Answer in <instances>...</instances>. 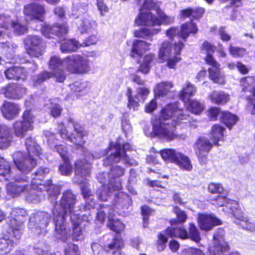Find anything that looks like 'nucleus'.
I'll use <instances>...</instances> for the list:
<instances>
[{
  "mask_svg": "<svg viewBox=\"0 0 255 255\" xmlns=\"http://www.w3.org/2000/svg\"><path fill=\"white\" fill-rule=\"evenodd\" d=\"M189 117L184 114L177 103H170L163 107L158 117L152 120V131L145 133L151 137L159 138L170 141L177 137L175 127L180 124H188Z\"/></svg>",
  "mask_w": 255,
  "mask_h": 255,
  "instance_id": "1",
  "label": "nucleus"
},
{
  "mask_svg": "<svg viewBox=\"0 0 255 255\" xmlns=\"http://www.w3.org/2000/svg\"><path fill=\"white\" fill-rule=\"evenodd\" d=\"M76 202L75 196L70 190H67L63 193V195L59 204H56L52 211L53 222L55 224V236L58 239L64 241L69 235V230L66 227L65 217L67 214L71 216L74 214L72 213L74 206Z\"/></svg>",
  "mask_w": 255,
  "mask_h": 255,
  "instance_id": "2",
  "label": "nucleus"
},
{
  "mask_svg": "<svg viewBox=\"0 0 255 255\" xmlns=\"http://www.w3.org/2000/svg\"><path fill=\"white\" fill-rule=\"evenodd\" d=\"M174 20L173 16L166 15L152 0H144L140 13L135 19V23L139 26H152L161 23H170Z\"/></svg>",
  "mask_w": 255,
  "mask_h": 255,
  "instance_id": "3",
  "label": "nucleus"
},
{
  "mask_svg": "<svg viewBox=\"0 0 255 255\" xmlns=\"http://www.w3.org/2000/svg\"><path fill=\"white\" fill-rule=\"evenodd\" d=\"M25 144L29 157H24L22 152H17L14 154L13 160L17 169L21 172L27 174L35 166L34 157L39 155L41 148L31 137L26 138Z\"/></svg>",
  "mask_w": 255,
  "mask_h": 255,
  "instance_id": "4",
  "label": "nucleus"
},
{
  "mask_svg": "<svg viewBox=\"0 0 255 255\" xmlns=\"http://www.w3.org/2000/svg\"><path fill=\"white\" fill-rule=\"evenodd\" d=\"M130 148V145L128 143L122 146L119 143L114 144L111 142L108 149L101 151L100 153L95 152L92 154V157L96 159L100 158L111 152L110 155L104 161L105 165H108L111 162L117 163L120 161H123L125 164L136 165V162L130 159L125 152Z\"/></svg>",
  "mask_w": 255,
  "mask_h": 255,
  "instance_id": "5",
  "label": "nucleus"
},
{
  "mask_svg": "<svg viewBox=\"0 0 255 255\" xmlns=\"http://www.w3.org/2000/svg\"><path fill=\"white\" fill-rule=\"evenodd\" d=\"M183 46L184 44L180 41L175 43L173 47L172 45L167 41L162 42L158 52L159 62L166 61L167 65L169 68L174 69L176 63L181 60L179 55Z\"/></svg>",
  "mask_w": 255,
  "mask_h": 255,
  "instance_id": "6",
  "label": "nucleus"
},
{
  "mask_svg": "<svg viewBox=\"0 0 255 255\" xmlns=\"http://www.w3.org/2000/svg\"><path fill=\"white\" fill-rule=\"evenodd\" d=\"M50 221V218L47 213L38 212L30 217L28 227L34 235H45L47 233L46 228Z\"/></svg>",
  "mask_w": 255,
  "mask_h": 255,
  "instance_id": "7",
  "label": "nucleus"
},
{
  "mask_svg": "<svg viewBox=\"0 0 255 255\" xmlns=\"http://www.w3.org/2000/svg\"><path fill=\"white\" fill-rule=\"evenodd\" d=\"M75 177L74 181L81 184V190L85 198L91 196V191L89 190L88 185L83 183L85 177L88 176L90 172V165L85 159L78 160L75 163Z\"/></svg>",
  "mask_w": 255,
  "mask_h": 255,
  "instance_id": "8",
  "label": "nucleus"
},
{
  "mask_svg": "<svg viewBox=\"0 0 255 255\" xmlns=\"http://www.w3.org/2000/svg\"><path fill=\"white\" fill-rule=\"evenodd\" d=\"M171 237H178L182 239L189 238L196 243L200 242L201 238L200 233L193 223H189L188 232L184 228L180 226L178 228H167L166 231Z\"/></svg>",
  "mask_w": 255,
  "mask_h": 255,
  "instance_id": "9",
  "label": "nucleus"
},
{
  "mask_svg": "<svg viewBox=\"0 0 255 255\" xmlns=\"http://www.w3.org/2000/svg\"><path fill=\"white\" fill-rule=\"evenodd\" d=\"M69 123H71L74 128V131L77 136H72L70 135L67 129L65 128L63 124L59 126L60 134L62 138L68 140L74 143L77 148L81 147L83 148V145L85 143L84 137L87 134V132L84 131L83 128L79 126L77 123H75L73 119H69Z\"/></svg>",
  "mask_w": 255,
  "mask_h": 255,
  "instance_id": "10",
  "label": "nucleus"
},
{
  "mask_svg": "<svg viewBox=\"0 0 255 255\" xmlns=\"http://www.w3.org/2000/svg\"><path fill=\"white\" fill-rule=\"evenodd\" d=\"M68 71L72 73L85 74L89 71L90 67L87 58L75 54L68 56Z\"/></svg>",
  "mask_w": 255,
  "mask_h": 255,
  "instance_id": "11",
  "label": "nucleus"
},
{
  "mask_svg": "<svg viewBox=\"0 0 255 255\" xmlns=\"http://www.w3.org/2000/svg\"><path fill=\"white\" fill-rule=\"evenodd\" d=\"M34 117L30 111L26 110L23 114L22 121H16L13 124L14 134L22 138L28 130H32Z\"/></svg>",
  "mask_w": 255,
  "mask_h": 255,
  "instance_id": "12",
  "label": "nucleus"
},
{
  "mask_svg": "<svg viewBox=\"0 0 255 255\" xmlns=\"http://www.w3.org/2000/svg\"><path fill=\"white\" fill-rule=\"evenodd\" d=\"M68 56L64 59L60 57L53 56L50 58L49 61V68L52 70V75L55 77L58 82H62L66 77L64 70L68 71Z\"/></svg>",
  "mask_w": 255,
  "mask_h": 255,
  "instance_id": "13",
  "label": "nucleus"
},
{
  "mask_svg": "<svg viewBox=\"0 0 255 255\" xmlns=\"http://www.w3.org/2000/svg\"><path fill=\"white\" fill-rule=\"evenodd\" d=\"M26 214L23 209H16L11 213V217L9 219V225L14 237L19 239L23 230V220L21 219Z\"/></svg>",
  "mask_w": 255,
  "mask_h": 255,
  "instance_id": "14",
  "label": "nucleus"
},
{
  "mask_svg": "<svg viewBox=\"0 0 255 255\" xmlns=\"http://www.w3.org/2000/svg\"><path fill=\"white\" fill-rule=\"evenodd\" d=\"M49 170L47 168H40L35 173L34 177L33 178L31 182L30 188L33 190H36L37 189L39 190H48L50 192L52 189L54 190L53 194L50 192V196H56L58 195L59 189L58 187L50 186L49 189H47L45 184H42V180L45 175L48 174Z\"/></svg>",
  "mask_w": 255,
  "mask_h": 255,
  "instance_id": "15",
  "label": "nucleus"
},
{
  "mask_svg": "<svg viewBox=\"0 0 255 255\" xmlns=\"http://www.w3.org/2000/svg\"><path fill=\"white\" fill-rule=\"evenodd\" d=\"M224 232L222 229H218L213 236L212 244L209 247L210 253L219 255L229 250V246L224 239Z\"/></svg>",
  "mask_w": 255,
  "mask_h": 255,
  "instance_id": "16",
  "label": "nucleus"
},
{
  "mask_svg": "<svg viewBox=\"0 0 255 255\" xmlns=\"http://www.w3.org/2000/svg\"><path fill=\"white\" fill-rule=\"evenodd\" d=\"M26 93V89L20 85L15 83L8 84L2 87L0 89V94L10 99H19Z\"/></svg>",
  "mask_w": 255,
  "mask_h": 255,
  "instance_id": "17",
  "label": "nucleus"
},
{
  "mask_svg": "<svg viewBox=\"0 0 255 255\" xmlns=\"http://www.w3.org/2000/svg\"><path fill=\"white\" fill-rule=\"evenodd\" d=\"M24 44L27 53L29 55L38 57L41 55L43 45L39 36H28L24 40Z\"/></svg>",
  "mask_w": 255,
  "mask_h": 255,
  "instance_id": "18",
  "label": "nucleus"
},
{
  "mask_svg": "<svg viewBox=\"0 0 255 255\" xmlns=\"http://www.w3.org/2000/svg\"><path fill=\"white\" fill-rule=\"evenodd\" d=\"M197 222L200 229L209 231L215 226L221 225L220 220L212 214H199L197 216Z\"/></svg>",
  "mask_w": 255,
  "mask_h": 255,
  "instance_id": "19",
  "label": "nucleus"
},
{
  "mask_svg": "<svg viewBox=\"0 0 255 255\" xmlns=\"http://www.w3.org/2000/svg\"><path fill=\"white\" fill-rule=\"evenodd\" d=\"M13 28L14 32L19 34L25 33L27 30L25 25L20 24L17 21L11 20L9 17H0V36L3 35V32L9 28Z\"/></svg>",
  "mask_w": 255,
  "mask_h": 255,
  "instance_id": "20",
  "label": "nucleus"
},
{
  "mask_svg": "<svg viewBox=\"0 0 255 255\" xmlns=\"http://www.w3.org/2000/svg\"><path fill=\"white\" fill-rule=\"evenodd\" d=\"M206 61L211 66L208 69L209 76L214 82L224 84L225 83V76L221 73L219 68V64L214 59L213 57L209 56Z\"/></svg>",
  "mask_w": 255,
  "mask_h": 255,
  "instance_id": "21",
  "label": "nucleus"
},
{
  "mask_svg": "<svg viewBox=\"0 0 255 255\" xmlns=\"http://www.w3.org/2000/svg\"><path fill=\"white\" fill-rule=\"evenodd\" d=\"M68 28L66 23L50 26L44 24L41 28L42 34L47 38H53L54 36L64 37L68 32Z\"/></svg>",
  "mask_w": 255,
  "mask_h": 255,
  "instance_id": "22",
  "label": "nucleus"
},
{
  "mask_svg": "<svg viewBox=\"0 0 255 255\" xmlns=\"http://www.w3.org/2000/svg\"><path fill=\"white\" fill-rule=\"evenodd\" d=\"M54 148L59 153L64 162L59 167L61 174L64 175H69L71 173L72 168L69 160L66 148L62 145H55Z\"/></svg>",
  "mask_w": 255,
  "mask_h": 255,
  "instance_id": "23",
  "label": "nucleus"
},
{
  "mask_svg": "<svg viewBox=\"0 0 255 255\" xmlns=\"http://www.w3.org/2000/svg\"><path fill=\"white\" fill-rule=\"evenodd\" d=\"M44 13V7L36 3L28 4L24 8V13L27 20L33 19L42 20Z\"/></svg>",
  "mask_w": 255,
  "mask_h": 255,
  "instance_id": "24",
  "label": "nucleus"
},
{
  "mask_svg": "<svg viewBox=\"0 0 255 255\" xmlns=\"http://www.w3.org/2000/svg\"><path fill=\"white\" fill-rule=\"evenodd\" d=\"M0 111L5 119L11 120L18 115L20 108L18 104L5 101L0 108Z\"/></svg>",
  "mask_w": 255,
  "mask_h": 255,
  "instance_id": "25",
  "label": "nucleus"
},
{
  "mask_svg": "<svg viewBox=\"0 0 255 255\" xmlns=\"http://www.w3.org/2000/svg\"><path fill=\"white\" fill-rule=\"evenodd\" d=\"M211 203L217 207H227L231 210L233 216L234 213L237 212L240 209L239 204L236 201L229 200L225 196H218L216 198L211 199Z\"/></svg>",
  "mask_w": 255,
  "mask_h": 255,
  "instance_id": "26",
  "label": "nucleus"
},
{
  "mask_svg": "<svg viewBox=\"0 0 255 255\" xmlns=\"http://www.w3.org/2000/svg\"><path fill=\"white\" fill-rule=\"evenodd\" d=\"M213 142H211L207 137H199L194 145L196 153L199 158L206 155L211 150L213 146Z\"/></svg>",
  "mask_w": 255,
  "mask_h": 255,
  "instance_id": "27",
  "label": "nucleus"
},
{
  "mask_svg": "<svg viewBox=\"0 0 255 255\" xmlns=\"http://www.w3.org/2000/svg\"><path fill=\"white\" fill-rule=\"evenodd\" d=\"M97 27V22L91 16L86 15L81 20L78 29L81 33L83 34L95 31Z\"/></svg>",
  "mask_w": 255,
  "mask_h": 255,
  "instance_id": "28",
  "label": "nucleus"
},
{
  "mask_svg": "<svg viewBox=\"0 0 255 255\" xmlns=\"http://www.w3.org/2000/svg\"><path fill=\"white\" fill-rule=\"evenodd\" d=\"M234 216L236 218L235 222L237 224L240 225L247 230L255 231V223L245 216L240 209L234 213Z\"/></svg>",
  "mask_w": 255,
  "mask_h": 255,
  "instance_id": "29",
  "label": "nucleus"
},
{
  "mask_svg": "<svg viewBox=\"0 0 255 255\" xmlns=\"http://www.w3.org/2000/svg\"><path fill=\"white\" fill-rule=\"evenodd\" d=\"M150 45V43L145 41L134 40L132 42L130 56L133 58L141 56L143 53L149 50Z\"/></svg>",
  "mask_w": 255,
  "mask_h": 255,
  "instance_id": "30",
  "label": "nucleus"
},
{
  "mask_svg": "<svg viewBox=\"0 0 255 255\" xmlns=\"http://www.w3.org/2000/svg\"><path fill=\"white\" fill-rule=\"evenodd\" d=\"M240 85L242 87V91L249 93L248 97L254 96L255 97V77H247L242 78Z\"/></svg>",
  "mask_w": 255,
  "mask_h": 255,
  "instance_id": "31",
  "label": "nucleus"
},
{
  "mask_svg": "<svg viewBox=\"0 0 255 255\" xmlns=\"http://www.w3.org/2000/svg\"><path fill=\"white\" fill-rule=\"evenodd\" d=\"M7 193L12 197H17L22 193L28 192L30 190L27 185L20 183H9L7 186Z\"/></svg>",
  "mask_w": 255,
  "mask_h": 255,
  "instance_id": "32",
  "label": "nucleus"
},
{
  "mask_svg": "<svg viewBox=\"0 0 255 255\" xmlns=\"http://www.w3.org/2000/svg\"><path fill=\"white\" fill-rule=\"evenodd\" d=\"M208 99L213 103L224 105L230 100V95L222 91H214L208 95Z\"/></svg>",
  "mask_w": 255,
  "mask_h": 255,
  "instance_id": "33",
  "label": "nucleus"
},
{
  "mask_svg": "<svg viewBox=\"0 0 255 255\" xmlns=\"http://www.w3.org/2000/svg\"><path fill=\"white\" fill-rule=\"evenodd\" d=\"M70 87L73 93L79 98L87 95L89 91V84L87 82L76 81L70 84Z\"/></svg>",
  "mask_w": 255,
  "mask_h": 255,
  "instance_id": "34",
  "label": "nucleus"
},
{
  "mask_svg": "<svg viewBox=\"0 0 255 255\" xmlns=\"http://www.w3.org/2000/svg\"><path fill=\"white\" fill-rule=\"evenodd\" d=\"M81 216L74 214L71 216V220L74 226L73 238L76 241H80L83 239V233L80 227L82 220Z\"/></svg>",
  "mask_w": 255,
  "mask_h": 255,
  "instance_id": "35",
  "label": "nucleus"
},
{
  "mask_svg": "<svg viewBox=\"0 0 255 255\" xmlns=\"http://www.w3.org/2000/svg\"><path fill=\"white\" fill-rule=\"evenodd\" d=\"M5 75L8 79L23 80L26 78V72L21 67H12L5 71Z\"/></svg>",
  "mask_w": 255,
  "mask_h": 255,
  "instance_id": "36",
  "label": "nucleus"
},
{
  "mask_svg": "<svg viewBox=\"0 0 255 255\" xmlns=\"http://www.w3.org/2000/svg\"><path fill=\"white\" fill-rule=\"evenodd\" d=\"M14 242L8 235L0 236V255L8 254L12 250Z\"/></svg>",
  "mask_w": 255,
  "mask_h": 255,
  "instance_id": "37",
  "label": "nucleus"
},
{
  "mask_svg": "<svg viewBox=\"0 0 255 255\" xmlns=\"http://www.w3.org/2000/svg\"><path fill=\"white\" fill-rule=\"evenodd\" d=\"M80 47H82L81 44L74 39H64L61 41L60 48L62 52L74 51Z\"/></svg>",
  "mask_w": 255,
  "mask_h": 255,
  "instance_id": "38",
  "label": "nucleus"
},
{
  "mask_svg": "<svg viewBox=\"0 0 255 255\" xmlns=\"http://www.w3.org/2000/svg\"><path fill=\"white\" fill-rule=\"evenodd\" d=\"M123 246V242L121 239L115 238L110 244L104 247V250L113 255H121L120 249Z\"/></svg>",
  "mask_w": 255,
  "mask_h": 255,
  "instance_id": "39",
  "label": "nucleus"
},
{
  "mask_svg": "<svg viewBox=\"0 0 255 255\" xmlns=\"http://www.w3.org/2000/svg\"><path fill=\"white\" fill-rule=\"evenodd\" d=\"M10 140L9 128L5 125H0V148H3L8 146Z\"/></svg>",
  "mask_w": 255,
  "mask_h": 255,
  "instance_id": "40",
  "label": "nucleus"
},
{
  "mask_svg": "<svg viewBox=\"0 0 255 255\" xmlns=\"http://www.w3.org/2000/svg\"><path fill=\"white\" fill-rule=\"evenodd\" d=\"M224 129L219 125H215L212 127L210 132V138L214 144L218 145V142L222 140Z\"/></svg>",
  "mask_w": 255,
  "mask_h": 255,
  "instance_id": "41",
  "label": "nucleus"
},
{
  "mask_svg": "<svg viewBox=\"0 0 255 255\" xmlns=\"http://www.w3.org/2000/svg\"><path fill=\"white\" fill-rule=\"evenodd\" d=\"M196 91L195 87L189 82H187L185 86L183 88L182 90L180 93V98L186 103L189 100L190 98L194 95Z\"/></svg>",
  "mask_w": 255,
  "mask_h": 255,
  "instance_id": "42",
  "label": "nucleus"
},
{
  "mask_svg": "<svg viewBox=\"0 0 255 255\" xmlns=\"http://www.w3.org/2000/svg\"><path fill=\"white\" fill-rule=\"evenodd\" d=\"M198 31L196 25L193 22H190L183 24L181 26L179 35L184 39H186L190 34H195Z\"/></svg>",
  "mask_w": 255,
  "mask_h": 255,
  "instance_id": "43",
  "label": "nucleus"
},
{
  "mask_svg": "<svg viewBox=\"0 0 255 255\" xmlns=\"http://www.w3.org/2000/svg\"><path fill=\"white\" fill-rule=\"evenodd\" d=\"M178 157L176 160L175 164L182 169L187 171H190L192 169V165L189 158L180 152L178 155Z\"/></svg>",
  "mask_w": 255,
  "mask_h": 255,
  "instance_id": "44",
  "label": "nucleus"
},
{
  "mask_svg": "<svg viewBox=\"0 0 255 255\" xmlns=\"http://www.w3.org/2000/svg\"><path fill=\"white\" fill-rule=\"evenodd\" d=\"M179 153L173 149H164L160 152V154L164 161L174 163H175Z\"/></svg>",
  "mask_w": 255,
  "mask_h": 255,
  "instance_id": "45",
  "label": "nucleus"
},
{
  "mask_svg": "<svg viewBox=\"0 0 255 255\" xmlns=\"http://www.w3.org/2000/svg\"><path fill=\"white\" fill-rule=\"evenodd\" d=\"M221 119L229 128H231L238 121V118L236 115L227 111L223 112L221 113Z\"/></svg>",
  "mask_w": 255,
  "mask_h": 255,
  "instance_id": "46",
  "label": "nucleus"
},
{
  "mask_svg": "<svg viewBox=\"0 0 255 255\" xmlns=\"http://www.w3.org/2000/svg\"><path fill=\"white\" fill-rule=\"evenodd\" d=\"M172 87L173 84L171 82H161L158 83L155 88V94L158 96L166 95Z\"/></svg>",
  "mask_w": 255,
  "mask_h": 255,
  "instance_id": "47",
  "label": "nucleus"
},
{
  "mask_svg": "<svg viewBox=\"0 0 255 255\" xmlns=\"http://www.w3.org/2000/svg\"><path fill=\"white\" fill-rule=\"evenodd\" d=\"M185 104L187 106V109L191 113L196 115L200 114L204 109L203 104L196 100H190Z\"/></svg>",
  "mask_w": 255,
  "mask_h": 255,
  "instance_id": "48",
  "label": "nucleus"
},
{
  "mask_svg": "<svg viewBox=\"0 0 255 255\" xmlns=\"http://www.w3.org/2000/svg\"><path fill=\"white\" fill-rule=\"evenodd\" d=\"M160 30V28L147 29L142 28L134 31V35L136 37L150 38L153 35L157 33Z\"/></svg>",
  "mask_w": 255,
  "mask_h": 255,
  "instance_id": "49",
  "label": "nucleus"
},
{
  "mask_svg": "<svg viewBox=\"0 0 255 255\" xmlns=\"http://www.w3.org/2000/svg\"><path fill=\"white\" fill-rule=\"evenodd\" d=\"M154 55L153 54L149 53L145 55L143 58V61L140 65L138 69L139 71L144 74L148 73Z\"/></svg>",
  "mask_w": 255,
  "mask_h": 255,
  "instance_id": "50",
  "label": "nucleus"
},
{
  "mask_svg": "<svg viewBox=\"0 0 255 255\" xmlns=\"http://www.w3.org/2000/svg\"><path fill=\"white\" fill-rule=\"evenodd\" d=\"M10 172L9 163L4 158L0 157V180H2L3 178L8 180Z\"/></svg>",
  "mask_w": 255,
  "mask_h": 255,
  "instance_id": "51",
  "label": "nucleus"
},
{
  "mask_svg": "<svg viewBox=\"0 0 255 255\" xmlns=\"http://www.w3.org/2000/svg\"><path fill=\"white\" fill-rule=\"evenodd\" d=\"M204 12V10L202 8H196L194 9H186L181 11L182 17H188L191 16L195 18H198L201 17Z\"/></svg>",
  "mask_w": 255,
  "mask_h": 255,
  "instance_id": "52",
  "label": "nucleus"
},
{
  "mask_svg": "<svg viewBox=\"0 0 255 255\" xmlns=\"http://www.w3.org/2000/svg\"><path fill=\"white\" fill-rule=\"evenodd\" d=\"M173 212L176 214L178 221L175 219L171 220L170 223L172 226L171 228H175V229H177L178 227L176 228L175 227H174V226L176 225L178 222L184 223V222H185L186 220H187V216L184 211L180 210L177 207H174Z\"/></svg>",
  "mask_w": 255,
  "mask_h": 255,
  "instance_id": "53",
  "label": "nucleus"
},
{
  "mask_svg": "<svg viewBox=\"0 0 255 255\" xmlns=\"http://www.w3.org/2000/svg\"><path fill=\"white\" fill-rule=\"evenodd\" d=\"M108 226L113 231L119 233L125 229V225L119 220L109 217Z\"/></svg>",
  "mask_w": 255,
  "mask_h": 255,
  "instance_id": "54",
  "label": "nucleus"
},
{
  "mask_svg": "<svg viewBox=\"0 0 255 255\" xmlns=\"http://www.w3.org/2000/svg\"><path fill=\"white\" fill-rule=\"evenodd\" d=\"M167 229L163 233H160L158 236V240L157 242V248L158 251H162L166 247V244L167 241L166 236L170 237L168 233L166 232Z\"/></svg>",
  "mask_w": 255,
  "mask_h": 255,
  "instance_id": "55",
  "label": "nucleus"
},
{
  "mask_svg": "<svg viewBox=\"0 0 255 255\" xmlns=\"http://www.w3.org/2000/svg\"><path fill=\"white\" fill-rule=\"evenodd\" d=\"M127 96L128 98V107L130 109L135 110L136 108L138 106V101L134 97L132 96V90L131 89L128 88L127 92Z\"/></svg>",
  "mask_w": 255,
  "mask_h": 255,
  "instance_id": "56",
  "label": "nucleus"
},
{
  "mask_svg": "<svg viewBox=\"0 0 255 255\" xmlns=\"http://www.w3.org/2000/svg\"><path fill=\"white\" fill-rule=\"evenodd\" d=\"M208 191L212 194H220L224 191L222 185L219 183H211L208 187Z\"/></svg>",
  "mask_w": 255,
  "mask_h": 255,
  "instance_id": "57",
  "label": "nucleus"
},
{
  "mask_svg": "<svg viewBox=\"0 0 255 255\" xmlns=\"http://www.w3.org/2000/svg\"><path fill=\"white\" fill-rule=\"evenodd\" d=\"M230 53L234 57H243L246 54V50L244 48L234 47L230 45L229 47Z\"/></svg>",
  "mask_w": 255,
  "mask_h": 255,
  "instance_id": "58",
  "label": "nucleus"
},
{
  "mask_svg": "<svg viewBox=\"0 0 255 255\" xmlns=\"http://www.w3.org/2000/svg\"><path fill=\"white\" fill-rule=\"evenodd\" d=\"M202 49L207 53L205 60L210 56L213 57L212 53L215 50V46L208 41H205L202 45Z\"/></svg>",
  "mask_w": 255,
  "mask_h": 255,
  "instance_id": "59",
  "label": "nucleus"
},
{
  "mask_svg": "<svg viewBox=\"0 0 255 255\" xmlns=\"http://www.w3.org/2000/svg\"><path fill=\"white\" fill-rule=\"evenodd\" d=\"M49 108L50 110V114L52 117H57L60 115L62 109L58 104L51 102Z\"/></svg>",
  "mask_w": 255,
  "mask_h": 255,
  "instance_id": "60",
  "label": "nucleus"
},
{
  "mask_svg": "<svg viewBox=\"0 0 255 255\" xmlns=\"http://www.w3.org/2000/svg\"><path fill=\"white\" fill-rule=\"evenodd\" d=\"M149 90L145 88H139L137 90L136 95L135 98L138 101L144 100V98L148 95Z\"/></svg>",
  "mask_w": 255,
  "mask_h": 255,
  "instance_id": "61",
  "label": "nucleus"
},
{
  "mask_svg": "<svg viewBox=\"0 0 255 255\" xmlns=\"http://www.w3.org/2000/svg\"><path fill=\"white\" fill-rule=\"evenodd\" d=\"M181 255H204V253L200 249L188 248L182 251Z\"/></svg>",
  "mask_w": 255,
  "mask_h": 255,
  "instance_id": "62",
  "label": "nucleus"
},
{
  "mask_svg": "<svg viewBox=\"0 0 255 255\" xmlns=\"http://www.w3.org/2000/svg\"><path fill=\"white\" fill-rule=\"evenodd\" d=\"M52 74L48 72H44L41 73L37 78L34 80V85L37 86L44 80H46L51 77Z\"/></svg>",
  "mask_w": 255,
  "mask_h": 255,
  "instance_id": "63",
  "label": "nucleus"
},
{
  "mask_svg": "<svg viewBox=\"0 0 255 255\" xmlns=\"http://www.w3.org/2000/svg\"><path fill=\"white\" fill-rule=\"evenodd\" d=\"M99 198L103 201H106L108 200L109 196V193L107 191V187L105 185L102 186L101 189L98 191Z\"/></svg>",
  "mask_w": 255,
  "mask_h": 255,
  "instance_id": "64",
  "label": "nucleus"
}]
</instances>
